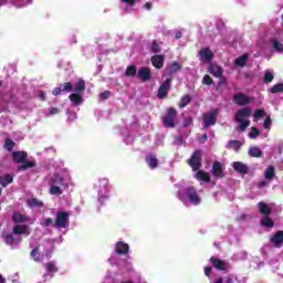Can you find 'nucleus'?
I'll return each instance as SVG.
<instances>
[{
    "mask_svg": "<svg viewBox=\"0 0 283 283\" xmlns=\"http://www.w3.org/2000/svg\"><path fill=\"white\" fill-rule=\"evenodd\" d=\"M72 185V175L67 169H61L53 174L49 180V193L51 196H62L65 189Z\"/></svg>",
    "mask_w": 283,
    "mask_h": 283,
    "instance_id": "nucleus-1",
    "label": "nucleus"
},
{
    "mask_svg": "<svg viewBox=\"0 0 283 283\" xmlns=\"http://www.w3.org/2000/svg\"><path fill=\"white\" fill-rule=\"evenodd\" d=\"M178 191H177V198L185 205L186 207H198V205H201L202 197L200 193H198V190L193 188V186L189 187H182V185L177 184L176 185Z\"/></svg>",
    "mask_w": 283,
    "mask_h": 283,
    "instance_id": "nucleus-2",
    "label": "nucleus"
},
{
    "mask_svg": "<svg viewBox=\"0 0 283 283\" xmlns=\"http://www.w3.org/2000/svg\"><path fill=\"white\" fill-rule=\"evenodd\" d=\"M94 187L97 191L98 202H101V205L107 202V200H109V198L112 197V193L109 192L112 191V186H109V179L99 178Z\"/></svg>",
    "mask_w": 283,
    "mask_h": 283,
    "instance_id": "nucleus-3",
    "label": "nucleus"
},
{
    "mask_svg": "<svg viewBox=\"0 0 283 283\" xmlns=\"http://www.w3.org/2000/svg\"><path fill=\"white\" fill-rule=\"evenodd\" d=\"M251 108H242L238 111L235 114V120L239 124V132H245L247 127L251 125V120H249V118H251Z\"/></svg>",
    "mask_w": 283,
    "mask_h": 283,
    "instance_id": "nucleus-4",
    "label": "nucleus"
},
{
    "mask_svg": "<svg viewBox=\"0 0 283 283\" xmlns=\"http://www.w3.org/2000/svg\"><path fill=\"white\" fill-rule=\"evenodd\" d=\"M83 92H85V81L78 80L74 84V93L69 96L73 105H81L83 103Z\"/></svg>",
    "mask_w": 283,
    "mask_h": 283,
    "instance_id": "nucleus-5",
    "label": "nucleus"
},
{
    "mask_svg": "<svg viewBox=\"0 0 283 283\" xmlns=\"http://www.w3.org/2000/svg\"><path fill=\"white\" fill-rule=\"evenodd\" d=\"M188 165L192 171H198L202 167V150H195L191 157L188 159Z\"/></svg>",
    "mask_w": 283,
    "mask_h": 283,
    "instance_id": "nucleus-6",
    "label": "nucleus"
},
{
    "mask_svg": "<svg viewBox=\"0 0 283 283\" xmlns=\"http://www.w3.org/2000/svg\"><path fill=\"white\" fill-rule=\"evenodd\" d=\"M218 114H220V111H218V108H213L212 111L203 114V127H205V129H207V127H211V126L216 125Z\"/></svg>",
    "mask_w": 283,
    "mask_h": 283,
    "instance_id": "nucleus-7",
    "label": "nucleus"
},
{
    "mask_svg": "<svg viewBox=\"0 0 283 283\" xmlns=\"http://www.w3.org/2000/svg\"><path fill=\"white\" fill-rule=\"evenodd\" d=\"M260 213H277L282 211V208H277L275 203L259 202L258 205Z\"/></svg>",
    "mask_w": 283,
    "mask_h": 283,
    "instance_id": "nucleus-8",
    "label": "nucleus"
},
{
    "mask_svg": "<svg viewBox=\"0 0 283 283\" xmlns=\"http://www.w3.org/2000/svg\"><path fill=\"white\" fill-rule=\"evenodd\" d=\"M164 127H176V109L169 108L163 118Z\"/></svg>",
    "mask_w": 283,
    "mask_h": 283,
    "instance_id": "nucleus-9",
    "label": "nucleus"
},
{
    "mask_svg": "<svg viewBox=\"0 0 283 283\" xmlns=\"http://www.w3.org/2000/svg\"><path fill=\"white\" fill-rule=\"evenodd\" d=\"M70 222V213H57L54 227L56 229H66Z\"/></svg>",
    "mask_w": 283,
    "mask_h": 283,
    "instance_id": "nucleus-10",
    "label": "nucleus"
},
{
    "mask_svg": "<svg viewBox=\"0 0 283 283\" xmlns=\"http://www.w3.org/2000/svg\"><path fill=\"white\" fill-rule=\"evenodd\" d=\"M120 1V8L123 12L129 13L134 12V8L136 3H139L140 0H119Z\"/></svg>",
    "mask_w": 283,
    "mask_h": 283,
    "instance_id": "nucleus-11",
    "label": "nucleus"
},
{
    "mask_svg": "<svg viewBox=\"0 0 283 283\" xmlns=\"http://www.w3.org/2000/svg\"><path fill=\"white\" fill-rule=\"evenodd\" d=\"M169 90H171V78H167L158 90L157 97L165 98L167 94H169Z\"/></svg>",
    "mask_w": 283,
    "mask_h": 283,
    "instance_id": "nucleus-12",
    "label": "nucleus"
},
{
    "mask_svg": "<svg viewBox=\"0 0 283 283\" xmlns=\"http://www.w3.org/2000/svg\"><path fill=\"white\" fill-rule=\"evenodd\" d=\"M210 262H211L213 269H217V271H227L229 269V263H227L226 261H222L216 256H211Z\"/></svg>",
    "mask_w": 283,
    "mask_h": 283,
    "instance_id": "nucleus-13",
    "label": "nucleus"
},
{
    "mask_svg": "<svg viewBox=\"0 0 283 283\" xmlns=\"http://www.w3.org/2000/svg\"><path fill=\"white\" fill-rule=\"evenodd\" d=\"M199 59L201 63H210L213 59V51L209 48H203L199 51Z\"/></svg>",
    "mask_w": 283,
    "mask_h": 283,
    "instance_id": "nucleus-14",
    "label": "nucleus"
},
{
    "mask_svg": "<svg viewBox=\"0 0 283 283\" xmlns=\"http://www.w3.org/2000/svg\"><path fill=\"white\" fill-rule=\"evenodd\" d=\"M13 235H30V227L25 224H17L12 229Z\"/></svg>",
    "mask_w": 283,
    "mask_h": 283,
    "instance_id": "nucleus-15",
    "label": "nucleus"
},
{
    "mask_svg": "<svg viewBox=\"0 0 283 283\" xmlns=\"http://www.w3.org/2000/svg\"><path fill=\"white\" fill-rule=\"evenodd\" d=\"M232 168L234 169V171H237L238 174H241V176H247V174H249V166H247V164L241 163V161H234L232 164Z\"/></svg>",
    "mask_w": 283,
    "mask_h": 283,
    "instance_id": "nucleus-16",
    "label": "nucleus"
},
{
    "mask_svg": "<svg viewBox=\"0 0 283 283\" xmlns=\"http://www.w3.org/2000/svg\"><path fill=\"white\" fill-rule=\"evenodd\" d=\"M115 252L118 255H127V253H129V244L118 241L115 245Z\"/></svg>",
    "mask_w": 283,
    "mask_h": 283,
    "instance_id": "nucleus-17",
    "label": "nucleus"
},
{
    "mask_svg": "<svg viewBox=\"0 0 283 283\" xmlns=\"http://www.w3.org/2000/svg\"><path fill=\"white\" fill-rule=\"evenodd\" d=\"M234 103L237 105H249L251 103V97L247 96L244 93H238L234 95Z\"/></svg>",
    "mask_w": 283,
    "mask_h": 283,
    "instance_id": "nucleus-18",
    "label": "nucleus"
},
{
    "mask_svg": "<svg viewBox=\"0 0 283 283\" xmlns=\"http://www.w3.org/2000/svg\"><path fill=\"white\" fill-rule=\"evenodd\" d=\"M270 242H272V244H274L276 249H280V247H282L283 243V231H276L274 235L270 239Z\"/></svg>",
    "mask_w": 283,
    "mask_h": 283,
    "instance_id": "nucleus-19",
    "label": "nucleus"
},
{
    "mask_svg": "<svg viewBox=\"0 0 283 283\" xmlns=\"http://www.w3.org/2000/svg\"><path fill=\"white\" fill-rule=\"evenodd\" d=\"M212 176H214V178H224V171L222 170V164L220 161H214L212 166Z\"/></svg>",
    "mask_w": 283,
    "mask_h": 283,
    "instance_id": "nucleus-20",
    "label": "nucleus"
},
{
    "mask_svg": "<svg viewBox=\"0 0 283 283\" xmlns=\"http://www.w3.org/2000/svg\"><path fill=\"white\" fill-rule=\"evenodd\" d=\"M137 76L138 78H140V81L146 83V81H149V78H151V71H149L148 67H142L137 71Z\"/></svg>",
    "mask_w": 283,
    "mask_h": 283,
    "instance_id": "nucleus-21",
    "label": "nucleus"
},
{
    "mask_svg": "<svg viewBox=\"0 0 283 283\" xmlns=\"http://www.w3.org/2000/svg\"><path fill=\"white\" fill-rule=\"evenodd\" d=\"M14 163L18 165H21L22 163H25V158H28V153L25 151H15L12 155Z\"/></svg>",
    "mask_w": 283,
    "mask_h": 283,
    "instance_id": "nucleus-22",
    "label": "nucleus"
},
{
    "mask_svg": "<svg viewBox=\"0 0 283 283\" xmlns=\"http://www.w3.org/2000/svg\"><path fill=\"white\" fill-rule=\"evenodd\" d=\"M151 63L154 67L161 70V67L165 65V57H163V55H154L151 57Z\"/></svg>",
    "mask_w": 283,
    "mask_h": 283,
    "instance_id": "nucleus-23",
    "label": "nucleus"
},
{
    "mask_svg": "<svg viewBox=\"0 0 283 283\" xmlns=\"http://www.w3.org/2000/svg\"><path fill=\"white\" fill-rule=\"evenodd\" d=\"M248 61H249V54L244 53L243 55L234 60V65H237V67H247Z\"/></svg>",
    "mask_w": 283,
    "mask_h": 283,
    "instance_id": "nucleus-24",
    "label": "nucleus"
},
{
    "mask_svg": "<svg viewBox=\"0 0 283 283\" xmlns=\"http://www.w3.org/2000/svg\"><path fill=\"white\" fill-rule=\"evenodd\" d=\"M208 72L217 78H220V76H222V67L218 66L217 64H211L208 69Z\"/></svg>",
    "mask_w": 283,
    "mask_h": 283,
    "instance_id": "nucleus-25",
    "label": "nucleus"
},
{
    "mask_svg": "<svg viewBox=\"0 0 283 283\" xmlns=\"http://www.w3.org/2000/svg\"><path fill=\"white\" fill-rule=\"evenodd\" d=\"M195 178L199 180V182H209L211 180V177L209 176V174L202 170H198L195 175Z\"/></svg>",
    "mask_w": 283,
    "mask_h": 283,
    "instance_id": "nucleus-26",
    "label": "nucleus"
},
{
    "mask_svg": "<svg viewBox=\"0 0 283 283\" xmlns=\"http://www.w3.org/2000/svg\"><path fill=\"white\" fill-rule=\"evenodd\" d=\"M263 177L265 180H273V178H275V167L273 166H269L264 172H263Z\"/></svg>",
    "mask_w": 283,
    "mask_h": 283,
    "instance_id": "nucleus-27",
    "label": "nucleus"
},
{
    "mask_svg": "<svg viewBox=\"0 0 283 283\" xmlns=\"http://www.w3.org/2000/svg\"><path fill=\"white\" fill-rule=\"evenodd\" d=\"M13 181H14V177L12 175L0 176L1 187H8V185H12Z\"/></svg>",
    "mask_w": 283,
    "mask_h": 283,
    "instance_id": "nucleus-28",
    "label": "nucleus"
},
{
    "mask_svg": "<svg viewBox=\"0 0 283 283\" xmlns=\"http://www.w3.org/2000/svg\"><path fill=\"white\" fill-rule=\"evenodd\" d=\"M248 154L251 158H262V149L258 146L250 147Z\"/></svg>",
    "mask_w": 283,
    "mask_h": 283,
    "instance_id": "nucleus-29",
    "label": "nucleus"
},
{
    "mask_svg": "<svg viewBox=\"0 0 283 283\" xmlns=\"http://www.w3.org/2000/svg\"><path fill=\"white\" fill-rule=\"evenodd\" d=\"M1 238L4 240L6 244L17 243V239H14L13 232L12 233L2 232Z\"/></svg>",
    "mask_w": 283,
    "mask_h": 283,
    "instance_id": "nucleus-30",
    "label": "nucleus"
},
{
    "mask_svg": "<svg viewBox=\"0 0 283 283\" xmlns=\"http://www.w3.org/2000/svg\"><path fill=\"white\" fill-rule=\"evenodd\" d=\"M34 167H36L35 160L24 161V163H22V165L18 166V171H25V169H32Z\"/></svg>",
    "mask_w": 283,
    "mask_h": 283,
    "instance_id": "nucleus-31",
    "label": "nucleus"
},
{
    "mask_svg": "<svg viewBox=\"0 0 283 283\" xmlns=\"http://www.w3.org/2000/svg\"><path fill=\"white\" fill-rule=\"evenodd\" d=\"M146 163L151 169H156V167H158V158H156L154 155H148L146 157Z\"/></svg>",
    "mask_w": 283,
    "mask_h": 283,
    "instance_id": "nucleus-32",
    "label": "nucleus"
},
{
    "mask_svg": "<svg viewBox=\"0 0 283 283\" xmlns=\"http://www.w3.org/2000/svg\"><path fill=\"white\" fill-rule=\"evenodd\" d=\"M262 227H265L266 229H273L275 227V222L272 221L271 218H269V214H264V218L261 220Z\"/></svg>",
    "mask_w": 283,
    "mask_h": 283,
    "instance_id": "nucleus-33",
    "label": "nucleus"
},
{
    "mask_svg": "<svg viewBox=\"0 0 283 283\" xmlns=\"http://www.w3.org/2000/svg\"><path fill=\"white\" fill-rule=\"evenodd\" d=\"M272 48L274 52H277L279 54H283V44L277 40V38H274L272 40Z\"/></svg>",
    "mask_w": 283,
    "mask_h": 283,
    "instance_id": "nucleus-34",
    "label": "nucleus"
},
{
    "mask_svg": "<svg viewBox=\"0 0 283 283\" xmlns=\"http://www.w3.org/2000/svg\"><path fill=\"white\" fill-rule=\"evenodd\" d=\"M28 220V217L25 214L21 213H13L12 214V221L15 222V224H21Z\"/></svg>",
    "mask_w": 283,
    "mask_h": 283,
    "instance_id": "nucleus-35",
    "label": "nucleus"
},
{
    "mask_svg": "<svg viewBox=\"0 0 283 283\" xmlns=\"http://www.w3.org/2000/svg\"><path fill=\"white\" fill-rule=\"evenodd\" d=\"M240 147H242V143H240V140H230L227 145V148L233 149V151H240Z\"/></svg>",
    "mask_w": 283,
    "mask_h": 283,
    "instance_id": "nucleus-36",
    "label": "nucleus"
},
{
    "mask_svg": "<svg viewBox=\"0 0 283 283\" xmlns=\"http://www.w3.org/2000/svg\"><path fill=\"white\" fill-rule=\"evenodd\" d=\"M273 78H275V73H273V71H270V70L264 71V75H263L264 83H273Z\"/></svg>",
    "mask_w": 283,
    "mask_h": 283,
    "instance_id": "nucleus-37",
    "label": "nucleus"
},
{
    "mask_svg": "<svg viewBox=\"0 0 283 283\" xmlns=\"http://www.w3.org/2000/svg\"><path fill=\"white\" fill-rule=\"evenodd\" d=\"M182 66L178 62H172L168 67V74L171 76V74H176V72H180Z\"/></svg>",
    "mask_w": 283,
    "mask_h": 283,
    "instance_id": "nucleus-38",
    "label": "nucleus"
},
{
    "mask_svg": "<svg viewBox=\"0 0 283 283\" xmlns=\"http://www.w3.org/2000/svg\"><path fill=\"white\" fill-rule=\"evenodd\" d=\"M30 255H31V258H32V260H33L34 262H39V260H41V252H40V250H39V247H35V248L31 251Z\"/></svg>",
    "mask_w": 283,
    "mask_h": 283,
    "instance_id": "nucleus-39",
    "label": "nucleus"
},
{
    "mask_svg": "<svg viewBox=\"0 0 283 283\" xmlns=\"http://www.w3.org/2000/svg\"><path fill=\"white\" fill-rule=\"evenodd\" d=\"M266 112L264 109H256L253 114L254 123H258L260 118H264Z\"/></svg>",
    "mask_w": 283,
    "mask_h": 283,
    "instance_id": "nucleus-40",
    "label": "nucleus"
},
{
    "mask_svg": "<svg viewBox=\"0 0 283 283\" xmlns=\"http://www.w3.org/2000/svg\"><path fill=\"white\" fill-rule=\"evenodd\" d=\"M191 103V96L189 95H185L181 97V101L179 103V107L180 109L185 108L186 106H188Z\"/></svg>",
    "mask_w": 283,
    "mask_h": 283,
    "instance_id": "nucleus-41",
    "label": "nucleus"
},
{
    "mask_svg": "<svg viewBox=\"0 0 283 283\" xmlns=\"http://www.w3.org/2000/svg\"><path fill=\"white\" fill-rule=\"evenodd\" d=\"M283 92V84H275L272 87H270L271 94H280Z\"/></svg>",
    "mask_w": 283,
    "mask_h": 283,
    "instance_id": "nucleus-42",
    "label": "nucleus"
},
{
    "mask_svg": "<svg viewBox=\"0 0 283 283\" xmlns=\"http://www.w3.org/2000/svg\"><path fill=\"white\" fill-rule=\"evenodd\" d=\"M28 206L31 207V208L43 207V201H39V199H29L28 200Z\"/></svg>",
    "mask_w": 283,
    "mask_h": 283,
    "instance_id": "nucleus-43",
    "label": "nucleus"
},
{
    "mask_svg": "<svg viewBox=\"0 0 283 283\" xmlns=\"http://www.w3.org/2000/svg\"><path fill=\"white\" fill-rule=\"evenodd\" d=\"M249 138L255 139L258 136H260V129L256 127H252L248 134Z\"/></svg>",
    "mask_w": 283,
    "mask_h": 283,
    "instance_id": "nucleus-44",
    "label": "nucleus"
},
{
    "mask_svg": "<svg viewBox=\"0 0 283 283\" xmlns=\"http://www.w3.org/2000/svg\"><path fill=\"white\" fill-rule=\"evenodd\" d=\"M125 76H136V66H128L125 71Z\"/></svg>",
    "mask_w": 283,
    "mask_h": 283,
    "instance_id": "nucleus-45",
    "label": "nucleus"
},
{
    "mask_svg": "<svg viewBox=\"0 0 283 283\" xmlns=\"http://www.w3.org/2000/svg\"><path fill=\"white\" fill-rule=\"evenodd\" d=\"M46 271L49 273H56L59 271V269L56 268V265H54V263L49 262L45 264Z\"/></svg>",
    "mask_w": 283,
    "mask_h": 283,
    "instance_id": "nucleus-46",
    "label": "nucleus"
},
{
    "mask_svg": "<svg viewBox=\"0 0 283 283\" xmlns=\"http://www.w3.org/2000/svg\"><path fill=\"white\" fill-rule=\"evenodd\" d=\"M63 92H73L74 91V84L72 82L64 83L62 86Z\"/></svg>",
    "mask_w": 283,
    "mask_h": 283,
    "instance_id": "nucleus-47",
    "label": "nucleus"
},
{
    "mask_svg": "<svg viewBox=\"0 0 283 283\" xmlns=\"http://www.w3.org/2000/svg\"><path fill=\"white\" fill-rule=\"evenodd\" d=\"M4 147L6 149H8L9 151H11V149L14 148V142H12L11 139H7L4 143Z\"/></svg>",
    "mask_w": 283,
    "mask_h": 283,
    "instance_id": "nucleus-48",
    "label": "nucleus"
},
{
    "mask_svg": "<svg viewBox=\"0 0 283 283\" xmlns=\"http://www.w3.org/2000/svg\"><path fill=\"white\" fill-rule=\"evenodd\" d=\"M264 129H271V116H266L263 122Z\"/></svg>",
    "mask_w": 283,
    "mask_h": 283,
    "instance_id": "nucleus-49",
    "label": "nucleus"
},
{
    "mask_svg": "<svg viewBox=\"0 0 283 283\" xmlns=\"http://www.w3.org/2000/svg\"><path fill=\"white\" fill-rule=\"evenodd\" d=\"M203 85H211L213 83V80L209 75H205L202 78Z\"/></svg>",
    "mask_w": 283,
    "mask_h": 283,
    "instance_id": "nucleus-50",
    "label": "nucleus"
},
{
    "mask_svg": "<svg viewBox=\"0 0 283 283\" xmlns=\"http://www.w3.org/2000/svg\"><path fill=\"white\" fill-rule=\"evenodd\" d=\"M111 94H112L111 92L105 91V92L99 94V99L101 101H106V98H109Z\"/></svg>",
    "mask_w": 283,
    "mask_h": 283,
    "instance_id": "nucleus-51",
    "label": "nucleus"
},
{
    "mask_svg": "<svg viewBox=\"0 0 283 283\" xmlns=\"http://www.w3.org/2000/svg\"><path fill=\"white\" fill-rule=\"evenodd\" d=\"M67 118L71 123H73V120H76L77 118L76 113H70V111H67Z\"/></svg>",
    "mask_w": 283,
    "mask_h": 283,
    "instance_id": "nucleus-52",
    "label": "nucleus"
},
{
    "mask_svg": "<svg viewBox=\"0 0 283 283\" xmlns=\"http://www.w3.org/2000/svg\"><path fill=\"white\" fill-rule=\"evenodd\" d=\"M259 189H262L263 187H269V180H262V181H259L258 185Z\"/></svg>",
    "mask_w": 283,
    "mask_h": 283,
    "instance_id": "nucleus-53",
    "label": "nucleus"
},
{
    "mask_svg": "<svg viewBox=\"0 0 283 283\" xmlns=\"http://www.w3.org/2000/svg\"><path fill=\"white\" fill-rule=\"evenodd\" d=\"M42 224H43V227H50V226L54 224V221L52 219L48 218V219L43 220Z\"/></svg>",
    "mask_w": 283,
    "mask_h": 283,
    "instance_id": "nucleus-54",
    "label": "nucleus"
},
{
    "mask_svg": "<svg viewBox=\"0 0 283 283\" xmlns=\"http://www.w3.org/2000/svg\"><path fill=\"white\" fill-rule=\"evenodd\" d=\"M151 50H153V52L158 53V52H160V46L158 45V43L153 42L151 43Z\"/></svg>",
    "mask_w": 283,
    "mask_h": 283,
    "instance_id": "nucleus-55",
    "label": "nucleus"
},
{
    "mask_svg": "<svg viewBox=\"0 0 283 283\" xmlns=\"http://www.w3.org/2000/svg\"><path fill=\"white\" fill-rule=\"evenodd\" d=\"M56 114H59V108L56 107L50 108L49 116H56Z\"/></svg>",
    "mask_w": 283,
    "mask_h": 283,
    "instance_id": "nucleus-56",
    "label": "nucleus"
},
{
    "mask_svg": "<svg viewBox=\"0 0 283 283\" xmlns=\"http://www.w3.org/2000/svg\"><path fill=\"white\" fill-rule=\"evenodd\" d=\"M61 92H63V86H59V87L54 88L53 96H59V94H61Z\"/></svg>",
    "mask_w": 283,
    "mask_h": 283,
    "instance_id": "nucleus-57",
    "label": "nucleus"
},
{
    "mask_svg": "<svg viewBox=\"0 0 283 283\" xmlns=\"http://www.w3.org/2000/svg\"><path fill=\"white\" fill-rule=\"evenodd\" d=\"M211 271H213V269L211 266H206L205 268V275H207V277H209V275H211Z\"/></svg>",
    "mask_w": 283,
    "mask_h": 283,
    "instance_id": "nucleus-58",
    "label": "nucleus"
},
{
    "mask_svg": "<svg viewBox=\"0 0 283 283\" xmlns=\"http://www.w3.org/2000/svg\"><path fill=\"white\" fill-rule=\"evenodd\" d=\"M124 142L126 145H132L134 144V137L128 136L127 138L124 139Z\"/></svg>",
    "mask_w": 283,
    "mask_h": 283,
    "instance_id": "nucleus-59",
    "label": "nucleus"
},
{
    "mask_svg": "<svg viewBox=\"0 0 283 283\" xmlns=\"http://www.w3.org/2000/svg\"><path fill=\"white\" fill-rule=\"evenodd\" d=\"M191 123H192L191 117L186 118L184 122V127H189V125H191Z\"/></svg>",
    "mask_w": 283,
    "mask_h": 283,
    "instance_id": "nucleus-60",
    "label": "nucleus"
},
{
    "mask_svg": "<svg viewBox=\"0 0 283 283\" xmlns=\"http://www.w3.org/2000/svg\"><path fill=\"white\" fill-rule=\"evenodd\" d=\"M182 143H184L182 137H177V138L175 139V142H174V145L180 146V145H182Z\"/></svg>",
    "mask_w": 283,
    "mask_h": 283,
    "instance_id": "nucleus-61",
    "label": "nucleus"
},
{
    "mask_svg": "<svg viewBox=\"0 0 283 283\" xmlns=\"http://www.w3.org/2000/svg\"><path fill=\"white\" fill-rule=\"evenodd\" d=\"M151 8H153V4H151V2H146L145 4H144V9L145 10H151Z\"/></svg>",
    "mask_w": 283,
    "mask_h": 283,
    "instance_id": "nucleus-62",
    "label": "nucleus"
},
{
    "mask_svg": "<svg viewBox=\"0 0 283 283\" xmlns=\"http://www.w3.org/2000/svg\"><path fill=\"white\" fill-rule=\"evenodd\" d=\"M175 38H176V39H181V38H182V32L178 31V32L175 34Z\"/></svg>",
    "mask_w": 283,
    "mask_h": 283,
    "instance_id": "nucleus-63",
    "label": "nucleus"
},
{
    "mask_svg": "<svg viewBox=\"0 0 283 283\" xmlns=\"http://www.w3.org/2000/svg\"><path fill=\"white\" fill-rule=\"evenodd\" d=\"M39 96H40L41 101H45V94L43 92H40Z\"/></svg>",
    "mask_w": 283,
    "mask_h": 283,
    "instance_id": "nucleus-64",
    "label": "nucleus"
}]
</instances>
